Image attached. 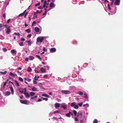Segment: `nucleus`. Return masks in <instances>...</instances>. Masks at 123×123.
Instances as JSON below:
<instances>
[{"label": "nucleus", "mask_w": 123, "mask_h": 123, "mask_svg": "<svg viewBox=\"0 0 123 123\" xmlns=\"http://www.w3.org/2000/svg\"><path fill=\"white\" fill-rule=\"evenodd\" d=\"M28 60H29V59H28V58H26L25 59V60L27 62L28 61Z\"/></svg>", "instance_id": "57"}, {"label": "nucleus", "mask_w": 123, "mask_h": 123, "mask_svg": "<svg viewBox=\"0 0 123 123\" xmlns=\"http://www.w3.org/2000/svg\"><path fill=\"white\" fill-rule=\"evenodd\" d=\"M83 104V103L82 102H81L80 103H78V105L80 107H81Z\"/></svg>", "instance_id": "47"}, {"label": "nucleus", "mask_w": 123, "mask_h": 123, "mask_svg": "<svg viewBox=\"0 0 123 123\" xmlns=\"http://www.w3.org/2000/svg\"><path fill=\"white\" fill-rule=\"evenodd\" d=\"M42 96L46 97H49V96L45 94H43L42 95Z\"/></svg>", "instance_id": "23"}, {"label": "nucleus", "mask_w": 123, "mask_h": 123, "mask_svg": "<svg viewBox=\"0 0 123 123\" xmlns=\"http://www.w3.org/2000/svg\"><path fill=\"white\" fill-rule=\"evenodd\" d=\"M19 45L20 46H23V42H21L19 43Z\"/></svg>", "instance_id": "36"}, {"label": "nucleus", "mask_w": 123, "mask_h": 123, "mask_svg": "<svg viewBox=\"0 0 123 123\" xmlns=\"http://www.w3.org/2000/svg\"><path fill=\"white\" fill-rule=\"evenodd\" d=\"M25 31L27 32L28 33H29L31 32V30L29 29L26 30H25Z\"/></svg>", "instance_id": "16"}, {"label": "nucleus", "mask_w": 123, "mask_h": 123, "mask_svg": "<svg viewBox=\"0 0 123 123\" xmlns=\"http://www.w3.org/2000/svg\"><path fill=\"white\" fill-rule=\"evenodd\" d=\"M55 5L52 2H51L49 5L50 7H54Z\"/></svg>", "instance_id": "12"}, {"label": "nucleus", "mask_w": 123, "mask_h": 123, "mask_svg": "<svg viewBox=\"0 0 123 123\" xmlns=\"http://www.w3.org/2000/svg\"><path fill=\"white\" fill-rule=\"evenodd\" d=\"M84 95H85L84 96V97L85 98H87V94L85 93L84 94Z\"/></svg>", "instance_id": "43"}, {"label": "nucleus", "mask_w": 123, "mask_h": 123, "mask_svg": "<svg viewBox=\"0 0 123 123\" xmlns=\"http://www.w3.org/2000/svg\"><path fill=\"white\" fill-rule=\"evenodd\" d=\"M78 106L77 105H75L74 106V108L75 109H78Z\"/></svg>", "instance_id": "31"}, {"label": "nucleus", "mask_w": 123, "mask_h": 123, "mask_svg": "<svg viewBox=\"0 0 123 123\" xmlns=\"http://www.w3.org/2000/svg\"><path fill=\"white\" fill-rule=\"evenodd\" d=\"M82 113L81 111L78 112L77 113V117H78L81 118L82 116Z\"/></svg>", "instance_id": "3"}, {"label": "nucleus", "mask_w": 123, "mask_h": 123, "mask_svg": "<svg viewBox=\"0 0 123 123\" xmlns=\"http://www.w3.org/2000/svg\"><path fill=\"white\" fill-rule=\"evenodd\" d=\"M62 93L65 94H69L70 93V92L68 90H62L61 91Z\"/></svg>", "instance_id": "4"}, {"label": "nucleus", "mask_w": 123, "mask_h": 123, "mask_svg": "<svg viewBox=\"0 0 123 123\" xmlns=\"http://www.w3.org/2000/svg\"><path fill=\"white\" fill-rule=\"evenodd\" d=\"M74 120L75 121H77L78 120V119L76 117H75L74 118Z\"/></svg>", "instance_id": "53"}, {"label": "nucleus", "mask_w": 123, "mask_h": 123, "mask_svg": "<svg viewBox=\"0 0 123 123\" xmlns=\"http://www.w3.org/2000/svg\"><path fill=\"white\" fill-rule=\"evenodd\" d=\"M42 12H43V10H41L40 11H39H39L38 10H37V12H36V13H41Z\"/></svg>", "instance_id": "41"}, {"label": "nucleus", "mask_w": 123, "mask_h": 123, "mask_svg": "<svg viewBox=\"0 0 123 123\" xmlns=\"http://www.w3.org/2000/svg\"><path fill=\"white\" fill-rule=\"evenodd\" d=\"M20 102L21 103L25 104H27L29 103L28 101L26 100H20Z\"/></svg>", "instance_id": "2"}, {"label": "nucleus", "mask_w": 123, "mask_h": 123, "mask_svg": "<svg viewBox=\"0 0 123 123\" xmlns=\"http://www.w3.org/2000/svg\"><path fill=\"white\" fill-rule=\"evenodd\" d=\"M7 71H4V72H0V73L1 74H6L7 73Z\"/></svg>", "instance_id": "33"}, {"label": "nucleus", "mask_w": 123, "mask_h": 123, "mask_svg": "<svg viewBox=\"0 0 123 123\" xmlns=\"http://www.w3.org/2000/svg\"><path fill=\"white\" fill-rule=\"evenodd\" d=\"M10 90L11 91L12 93V94H13L14 93V90L12 86L10 87Z\"/></svg>", "instance_id": "14"}, {"label": "nucleus", "mask_w": 123, "mask_h": 123, "mask_svg": "<svg viewBox=\"0 0 123 123\" xmlns=\"http://www.w3.org/2000/svg\"><path fill=\"white\" fill-rule=\"evenodd\" d=\"M36 56L40 60H42L41 58L40 57L39 55H36Z\"/></svg>", "instance_id": "39"}, {"label": "nucleus", "mask_w": 123, "mask_h": 123, "mask_svg": "<svg viewBox=\"0 0 123 123\" xmlns=\"http://www.w3.org/2000/svg\"><path fill=\"white\" fill-rule=\"evenodd\" d=\"M34 79L36 80H38V79L37 78V76H35L34 77Z\"/></svg>", "instance_id": "56"}, {"label": "nucleus", "mask_w": 123, "mask_h": 123, "mask_svg": "<svg viewBox=\"0 0 123 123\" xmlns=\"http://www.w3.org/2000/svg\"><path fill=\"white\" fill-rule=\"evenodd\" d=\"M108 8L109 10H111V8L110 7V5L109 4H108Z\"/></svg>", "instance_id": "48"}, {"label": "nucleus", "mask_w": 123, "mask_h": 123, "mask_svg": "<svg viewBox=\"0 0 123 123\" xmlns=\"http://www.w3.org/2000/svg\"><path fill=\"white\" fill-rule=\"evenodd\" d=\"M25 95H26V97H29L30 96V95L27 92L24 94Z\"/></svg>", "instance_id": "18"}, {"label": "nucleus", "mask_w": 123, "mask_h": 123, "mask_svg": "<svg viewBox=\"0 0 123 123\" xmlns=\"http://www.w3.org/2000/svg\"><path fill=\"white\" fill-rule=\"evenodd\" d=\"M56 51V49L54 48H52L50 49V51L52 52H55Z\"/></svg>", "instance_id": "9"}, {"label": "nucleus", "mask_w": 123, "mask_h": 123, "mask_svg": "<svg viewBox=\"0 0 123 123\" xmlns=\"http://www.w3.org/2000/svg\"><path fill=\"white\" fill-rule=\"evenodd\" d=\"M21 40L22 41H24L25 40V39L24 38H21Z\"/></svg>", "instance_id": "55"}, {"label": "nucleus", "mask_w": 123, "mask_h": 123, "mask_svg": "<svg viewBox=\"0 0 123 123\" xmlns=\"http://www.w3.org/2000/svg\"><path fill=\"white\" fill-rule=\"evenodd\" d=\"M34 71L36 73H39V72L37 70H35Z\"/></svg>", "instance_id": "60"}, {"label": "nucleus", "mask_w": 123, "mask_h": 123, "mask_svg": "<svg viewBox=\"0 0 123 123\" xmlns=\"http://www.w3.org/2000/svg\"><path fill=\"white\" fill-rule=\"evenodd\" d=\"M88 64L86 63H85L83 65L84 67L85 68L87 66Z\"/></svg>", "instance_id": "26"}, {"label": "nucleus", "mask_w": 123, "mask_h": 123, "mask_svg": "<svg viewBox=\"0 0 123 123\" xmlns=\"http://www.w3.org/2000/svg\"><path fill=\"white\" fill-rule=\"evenodd\" d=\"M43 51L45 52L47 50V49H46L45 47H43Z\"/></svg>", "instance_id": "37"}, {"label": "nucleus", "mask_w": 123, "mask_h": 123, "mask_svg": "<svg viewBox=\"0 0 123 123\" xmlns=\"http://www.w3.org/2000/svg\"><path fill=\"white\" fill-rule=\"evenodd\" d=\"M43 77L44 78H47L48 76H47V75L46 74V75H44L43 76Z\"/></svg>", "instance_id": "50"}, {"label": "nucleus", "mask_w": 123, "mask_h": 123, "mask_svg": "<svg viewBox=\"0 0 123 123\" xmlns=\"http://www.w3.org/2000/svg\"><path fill=\"white\" fill-rule=\"evenodd\" d=\"M26 42L28 43L29 46L31 45V42L30 41H27Z\"/></svg>", "instance_id": "15"}, {"label": "nucleus", "mask_w": 123, "mask_h": 123, "mask_svg": "<svg viewBox=\"0 0 123 123\" xmlns=\"http://www.w3.org/2000/svg\"><path fill=\"white\" fill-rule=\"evenodd\" d=\"M11 93L9 91H7L5 93V94L6 95H9Z\"/></svg>", "instance_id": "19"}, {"label": "nucleus", "mask_w": 123, "mask_h": 123, "mask_svg": "<svg viewBox=\"0 0 123 123\" xmlns=\"http://www.w3.org/2000/svg\"><path fill=\"white\" fill-rule=\"evenodd\" d=\"M14 81L15 82V83L17 86H19V85L18 83V82L16 80H14Z\"/></svg>", "instance_id": "20"}, {"label": "nucleus", "mask_w": 123, "mask_h": 123, "mask_svg": "<svg viewBox=\"0 0 123 123\" xmlns=\"http://www.w3.org/2000/svg\"><path fill=\"white\" fill-rule=\"evenodd\" d=\"M43 99V100H45L46 101H47L48 100V98H42Z\"/></svg>", "instance_id": "46"}, {"label": "nucleus", "mask_w": 123, "mask_h": 123, "mask_svg": "<svg viewBox=\"0 0 123 123\" xmlns=\"http://www.w3.org/2000/svg\"><path fill=\"white\" fill-rule=\"evenodd\" d=\"M62 107L64 109H65L66 108V107L65 105H63L62 106Z\"/></svg>", "instance_id": "42"}, {"label": "nucleus", "mask_w": 123, "mask_h": 123, "mask_svg": "<svg viewBox=\"0 0 123 123\" xmlns=\"http://www.w3.org/2000/svg\"><path fill=\"white\" fill-rule=\"evenodd\" d=\"M40 5V3L39 2V3H38L36 4L35 5V6H38Z\"/></svg>", "instance_id": "44"}, {"label": "nucleus", "mask_w": 123, "mask_h": 123, "mask_svg": "<svg viewBox=\"0 0 123 123\" xmlns=\"http://www.w3.org/2000/svg\"><path fill=\"white\" fill-rule=\"evenodd\" d=\"M34 30L36 32H38L39 31V29L38 27H36L35 28Z\"/></svg>", "instance_id": "8"}, {"label": "nucleus", "mask_w": 123, "mask_h": 123, "mask_svg": "<svg viewBox=\"0 0 123 123\" xmlns=\"http://www.w3.org/2000/svg\"><path fill=\"white\" fill-rule=\"evenodd\" d=\"M47 12V11H45V12L44 13H43V15H45L46 14Z\"/></svg>", "instance_id": "63"}, {"label": "nucleus", "mask_w": 123, "mask_h": 123, "mask_svg": "<svg viewBox=\"0 0 123 123\" xmlns=\"http://www.w3.org/2000/svg\"><path fill=\"white\" fill-rule=\"evenodd\" d=\"M32 23V25H34V24H36V22L35 21H34L33 22V23Z\"/></svg>", "instance_id": "64"}, {"label": "nucleus", "mask_w": 123, "mask_h": 123, "mask_svg": "<svg viewBox=\"0 0 123 123\" xmlns=\"http://www.w3.org/2000/svg\"><path fill=\"white\" fill-rule=\"evenodd\" d=\"M9 75L11 76L14 77L17 76V74H16L13 73L12 72H10Z\"/></svg>", "instance_id": "5"}, {"label": "nucleus", "mask_w": 123, "mask_h": 123, "mask_svg": "<svg viewBox=\"0 0 123 123\" xmlns=\"http://www.w3.org/2000/svg\"><path fill=\"white\" fill-rule=\"evenodd\" d=\"M24 14H25L24 13H23V12L22 13L19 14L18 15V16L19 17L22 16L24 15Z\"/></svg>", "instance_id": "35"}, {"label": "nucleus", "mask_w": 123, "mask_h": 123, "mask_svg": "<svg viewBox=\"0 0 123 123\" xmlns=\"http://www.w3.org/2000/svg\"><path fill=\"white\" fill-rule=\"evenodd\" d=\"M75 105V104L74 103H72L71 105V106H74Z\"/></svg>", "instance_id": "49"}, {"label": "nucleus", "mask_w": 123, "mask_h": 123, "mask_svg": "<svg viewBox=\"0 0 123 123\" xmlns=\"http://www.w3.org/2000/svg\"><path fill=\"white\" fill-rule=\"evenodd\" d=\"M20 92L21 93H23V90L21 89H20L19 90Z\"/></svg>", "instance_id": "32"}, {"label": "nucleus", "mask_w": 123, "mask_h": 123, "mask_svg": "<svg viewBox=\"0 0 123 123\" xmlns=\"http://www.w3.org/2000/svg\"><path fill=\"white\" fill-rule=\"evenodd\" d=\"M98 122V120H97L95 119L94 120L93 123H97Z\"/></svg>", "instance_id": "34"}, {"label": "nucleus", "mask_w": 123, "mask_h": 123, "mask_svg": "<svg viewBox=\"0 0 123 123\" xmlns=\"http://www.w3.org/2000/svg\"><path fill=\"white\" fill-rule=\"evenodd\" d=\"M60 105L58 103H56L55 104V108H58L60 107Z\"/></svg>", "instance_id": "10"}, {"label": "nucleus", "mask_w": 123, "mask_h": 123, "mask_svg": "<svg viewBox=\"0 0 123 123\" xmlns=\"http://www.w3.org/2000/svg\"><path fill=\"white\" fill-rule=\"evenodd\" d=\"M30 94L31 96H32L35 94V93L34 92H31L30 93Z\"/></svg>", "instance_id": "17"}, {"label": "nucleus", "mask_w": 123, "mask_h": 123, "mask_svg": "<svg viewBox=\"0 0 123 123\" xmlns=\"http://www.w3.org/2000/svg\"><path fill=\"white\" fill-rule=\"evenodd\" d=\"M120 2V0H116L115 2V4L117 5H119Z\"/></svg>", "instance_id": "6"}, {"label": "nucleus", "mask_w": 123, "mask_h": 123, "mask_svg": "<svg viewBox=\"0 0 123 123\" xmlns=\"http://www.w3.org/2000/svg\"><path fill=\"white\" fill-rule=\"evenodd\" d=\"M3 50L4 52H6L7 51V49L5 48H4L3 49Z\"/></svg>", "instance_id": "40"}, {"label": "nucleus", "mask_w": 123, "mask_h": 123, "mask_svg": "<svg viewBox=\"0 0 123 123\" xmlns=\"http://www.w3.org/2000/svg\"><path fill=\"white\" fill-rule=\"evenodd\" d=\"M77 93L78 94L80 95H82L83 94V93L80 91L77 92Z\"/></svg>", "instance_id": "22"}, {"label": "nucleus", "mask_w": 123, "mask_h": 123, "mask_svg": "<svg viewBox=\"0 0 123 123\" xmlns=\"http://www.w3.org/2000/svg\"><path fill=\"white\" fill-rule=\"evenodd\" d=\"M3 17L4 18H6V15L5 13H4L3 14Z\"/></svg>", "instance_id": "52"}, {"label": "nucleus", "mask_w": 123, "mask_h": 123, "mask_svg": "<svg viewBox=\"0 0 123 123\" xmlns=\"http://www.w3.org/2000/svg\"><path fill=\"white\" fill-rule=\"evenodd\" d=\"M43 8L41 6H39L38 7V8L39 9H42Z\"/></svg>", "instance_id": "59"}, {"label": "nucleus", "mask_w": 123, "mask_h": 123, "mask_svg": "<svg viewBox=\"0 0 123 123\" xmlns=\"http://www.w3.org/2000/svg\"><path fill=\"white\" fill-rule=\"evenodd\" d=\"M66 117H70V115L69 113V112L68 113L66 114Z\"/></svg>", "instance_id": "28"}, {"label": "nucleus", "mask_w": 123, "mask_h": 123, "mask_svg": "<svg viewBox=\"0 0 123 123\" xmlns=\"http://www.w3.org/2000/svg\"><path fill=\"white\" fill-rule=\"evenodd\" d=\"M33 83L34 84H36L37 82L36 81L34 80L33 81Z\"/></svg>", "instance_id": "54"}, {"label": "nucleus", "mask_w": 123, "mask_h": 123, "mask_svg": "<svg viewBox=\"0 0 123 123\" xmlns=\"http://www.w3.org/2000/svg\"><path fill=\"white\" fill-rule=\"evenodd\" d=\"M40 71L43 73H44L46 71L45 69L43 68H41Z\"/></svg>", "instance_id": "13"}, {"label": "nucleus", "mask_w": 123, "mask_h": 123, "mask_svg": "<svg viewBox=\"0 0 123 123\" xmlns=\"http://www.w3.org/2000/svg\"><path fill=\"white\" fill-rule=\"evenodd\" d=\"M27 71L28 72H31L32 71V69L30 67H29L27 69Z\"/></svg>", "instance_id": "21"}, {"label": "nucleus", "mask_w": 123, "mask_h": 123, "mask_svg": "<svg viewBox=\"0 0 123 123\" xmlns=\"http://www.w3.org/2000/svg\"><path fill=\"white\" fill-rule=\"evenodd\" d=\"M32 36V35L31 34H30L28 35L27 37H30Z\"/></svg>", "instance_id": "51"}, {"label": "nucleus", "mask_w": 123, "mask_h": 123, "mask_svg": "<svg viewBox=\"0 0 123 123\" xmlns=\"http://www.w3.org/2000/svg\"><path fill=\"white\" fill-rule=\"evenodd\" d=\"M44 38V37H38L37 38V42H40L41 43H42L43 41Z\"/></svg>", "instance_id": "1"}, {"label": "nucleus", "mask_w": 123, "mask_h": 123, "mask_svg": "<svg viewBox=\"0 0 123 123\" xmlns=\"http://www.w3.org/2000/svg\"><path fill=\"white\" fill-rule=\"evenodd\" d=\"M30 60H32L34 59V57L33 56H30Z\"/></svg>", "instance_id": "27"}, {"label": "nucleus", "mask_w": 123, "mask_h": 123, "mask_svg": "<svg viewBox=\"0 0 123 123\" xmlns=\"http://www.w3.org/2000/svg\"><path fill=\"white\" fill-rule=\"evenodd\" d=\"M11 19H8L7 21V23H9Z\"/></svg>", "instance_id": "58"}, {"label": "nucleus", "mask_w": 123, "mask_h": 123, "mask_svg": "<svg viewBox=\"0 0 123 123\" xmlns=\"http://www.w3.org/2000/svg\"><path fill=\"white\" fill-rule=\"evenodd\" d=\"M11 53L13 54H15L16 52V51L14 49H12L11 50Z\"/></svg>", "instance_id": "24"}, {"label": "nucleus", "mask_w": 123, "mask_h": 123, "mask_svg": "<svg viewBox=\"0 0 123 123\" xmlns=\"http://www.w3.org/2000/svg\"><path fill=\"white\" fill-rule=\"evenodd\" d=\"M14 33L15 35H16L19 36L20 35V34L19 33H17L16 32H15Z\"/></svg>", "instance_id": "45"}, {"label": "nucleus", "mask_w": 123, "mask_h": 123, "mask_svg": "<svg viewBox=\"0 0 123 123\" xmlns=\"http://www.w3.org/2000/svg\"><path fill=\"white\" fill-rule=\"evenodd\" d=\"M28 13V12H26V13L25 14V17H26V15H27V14Z\"/></svg>", "instance_id": "62"}, {"label": "nucleus", "mask_w": 123, "mask_h": 123, "mask_svg": "<svg viewBox=\"0 0 123 123\" xmlns=\"http://www.w3.org/2000/svg\"><path fill=\"white\" fill-rule=\"evenodd\" d=\"M19 80L21 82H23V79L21 77H19L18 78Z\"/></svg>", "instance_id": "30"}, {"label": "nucleus", "mask_w": 123, "mask_h": 123, "mask_svg": "<svg viewBox=\"0 0 123 123\" xmlns=\"http://www.w3.org/2000/svg\"><path fill=\"white\" fill-rule=\"evenodd\" d=\"M73 113L75 116H76L77 114V112L75 110H74L73 111Z\"/></svg>", "instance_id": "25"}, {"label": "nucleus", "mask_w": 123, "mask_h": 123, "mask_svg": "<svg viewBox=\"0 0 123 123\" xmlns=\"http://www.w3.org/2000/svg\"><path fill=\"white\" fill-rule=\"evenodd\" d=\"M60 112V111L57 110L55 111L54 113L55 114V113H59Z\"/></svg>", "instance_id": "29"}, {"label": "nucleus", "mask_w": 123, "mask_h": 123, "mask_svg": "<svg viewBox=\"0 0 123 123\" xmlns=\"http://www.w3.org/2000/svg\"><path fill=\"white\" fill-rule=\"evenodd\" d=\"M32 90L33 91H38V90L35 87H33L32 88Z\"/></svg>", "instance_id": "7"}, {"label": "nucleus", "mask_w": 123, "mask_h": 123, "mask_svg": "<svg viewBox=\"0 0 123 123\" xmlns=\"http://www.w3.org/2000/svg\"><path fill=\"white\" fill-rule=\"evenodd\" d=\"M42 101V100L41 99L39 98L38 99V101H37V102L41 101Z\"/></svg>", "instance_id": "61"}, {"label": "nucleus", "mask_w": 123, "mask_h": 123, "mask_svg": "<svg viewBox=\"0 0 123 123\" xmlns=\"http://www.w3.org/2000/svg\"><path fill=\"white\" fill-rule=\"evenodd\" d=\"M24 94H25L26 93V88H24Z\"/></svg>", "instance_id": "38"}, {"label": "nucleus", "mask_w": 123, "mask_h": 123, "mask_svg": "<svg viewBox=\"0 0 123 123\" xmlns=\"http://www.w3.org/2000/svg\"><path fill=\"white\" fill-rule=\"evenodd\" d=\"M11 32V30L9 27H8L7 28V31L6 32L7 33L9 34V33L10 32Z\"/></svg>", "instance_id": "11"}]
</instances>
